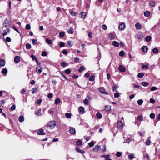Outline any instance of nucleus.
Wrapping results in <instances>:
<instances>
[{
	"instance_id": "nucleus-54",
	"label": "nucleus",
	"mask_w": 160,
	"mask_h": 160,
	"mask_svg": "<svg viewBox=\"0 0 160 160\" xmlns=\"http://www.w3.org/2000/svg\"><path fill=\"white\" fill-rule=\"evenodd\" d=\"M2 73L3 74H6L8 72L7 70L6 69L4 68L2 70Z\"/></svg>"
},
{
	"instance_id": "nucleus-32",
	"label": "nucleus",
	"mask_w": 160,
	"mask_h": 160,
	"mask_svg": "<svg viewBox=\"0 0 160 160\" xmlns=\"http://www.w3.org/2000/svg\"><path fill=\"white\" fill-rule=\"evenodd\" d=\"M155 114L153 113L152 112L150 114V117L152 119H153L155 118Z\"/></svg>"
},
{
	"instance_id": "nucleus-40",
	"label": "nucleus",
	"mask_w": 160,
	"mask_h": 160,
	"mask_svg": "<svg viewBox=\"0 0 160 160\" xmlns=\"http://www.w3.org/2000/svg\"><path fill=\"white\" fill-rule=\"evenodd\" d=\"M134 154H131L128 155V158L130 160H132L134 158Z\"/></svg>"
},
{
	"instance_id": "nucleus-57",
	"label": "nucleus",
	"mask_w": 160,
	"mask_h": 160,
	"mask_svg": "<svg viewBox=\"0 0 160 160\" xmlns=\"http://www.w3.org/2000/svg\"><path fill=\"white\" fill-rule=\"evenodd\" d=\"M61 65L64 67H65L67 66V63L64 62H62L61 63Z\"/></svg>"
},
{
	"instance_id": "nucleus-26",
	"label": "nucleus",
	"mask_w": 160,
	"mask_h": 160,
	"mask_svg": "<svg viewBox=\"0 0 160 160\" xmlns=\"http://www.w3.org/2000/svg\"><path fill=\"white\" fill-rule=\"evenodd\" d=\"M150 13L149 12L147 11L145 12L144 13V15L146 17H148L150 15Z\"/></svg>"
},
{
	"instance_id": "nucleus-3",
	"label": "nucleus",
	"mask_w": 160,
	"mask_h": 160,
	"mask_svg": "<svg viewBox=\"0 0 160 160\" xmlns=\"http://www.w3.org/2000/svg\"><path fill=\"white\" fill-rule=\"evenodd\" d=\"M126 27L125 24L124 22H122L119 26L118 29L120 30L124 29Z\"/></svg>"
},
{
	"instance_id": "nucleus-38",
	"label": "nucleus",
	"mask_w": 160,
	"mask_h": 160,
	"mask_svg": "<svg viewBox=\"0 0 160 160\" xmlns=\"http://www.w3.org/2000/svg\"><path fill=\"white\" fill-rule=\"evenodd\" d=\"M37 88L35 87L32 89V94H34L37 91Z\"/></svg>"
},
{
	"instance_id": "nucleus-47",
	"label": "nucleus",
	"mask_w": 160,
	"mask_h": 160,
	"mask_svg": "<svg viewBox=\"0 0 160 160\" xmlns=\"http://www.w3.org/2000/svg\"><path fill=\"white\" fill-rule=\"evenodd\" d=\"M84 69V68L83 66H81L80 68L78 69V71L80 72H81Z\"/></svg>"
},
{
	"instance_id": "nucleus-59",
	"label": "nucleus",
	"mask_w": 160,
	"mask_h": 160,
	"mask_svg": "<svg viewBox=\"0 0 160 160\" xmlns=\"http://www.w3.org/2000/svg\"><path fill=\"white\" fill-rule=\"evenodd\" d=\"M16 106L15 105H12L11 107V110L13 111L15 109Z\"/></svg>"
},
{
	"instance_id": "nucleus-45",
	"label": "nucleus",
	"mask_w": 160,
	"mask_h": 160,
	"mask_svg": "<svg viewBox=\"0 0 160 160\" xmlns=\"http://www.w3.org/2000/svg\"><path fill=\"white\" fill-rule=\"evenodd\" d=\"M138 120L139 121H143V117L142 116H138L137 117Z\"/></svg>"
},
{
	"instance_id": "nucleus-8",
	"label": "nucleus",
	"mask_w": 160,
	"mask_h": 160,
	"mask_svg": "<svg viewBox=\"0 0 160 160\" xmlns=\"http://www.w3.org/2000/svg\"><path fill=\"white\" fill-rule=\"evenodd\" d=\"M78 111L80 113L83 114L84 112V107L81 106L79 108Z\"/></svg>"
},
{
	"instance_id": "nucleus-17",
	"label": "nucleus",
	"mask_w": 160,
	"mask_h": 160,
	"mask_svg": "<svg viewBox=\"0 0 160 160\" xmlns=\"http://www.w3.org/2000/svg\"><path fill=\"white\" fill-rule=\"evenodd\" d=\"M112 45L115 47H118L119 46V43L115 41H114L112 42Z\"/></svg>"
},
{
	"instance_id": "nucleus-39",
	"label": "nucleus",
	"mask_w": 160,
	"mask_h": 160,
	"mask_svg": "<svg viewBox=\"0 0 160 160\" xmlns=\"http://www.w3.org/2000/svg\"><path fill=\"white\" fill-rule=\"evenodd\" d=\"M70 12V14L72 16H75L77 14V12H74L73 11H71Z\"/></svg>"
},
{
	"instance_id": "nucleus-27",
	"label": "nucleus",
	"mask_w": 160,
	"mask_h": 160,
	"mask_svg": "<svg viewBox=\"0 0 160 160\" xmlns=\"http://www.w3.org/2000/svg\"><path fill=\"white\" fill-rule=\"evenodd\" d=\"M9 29L8 28L6 30H4L3 32V36H4L7 34V33L8 32H9Z\"/></svg>"
},
{
	"instance_id": "nucleus-10",
	"label": "nucleus",
	"mask_w": 160,
	"mask_h": 160,
	"mask_svg": "<svg viewBox=\"0 0 160 160\" xmlns=\"http://www.w3.org/2000/svg\"><path fill=\"white\" fill-rule=\"evenodd\" d=\"M38 133L39 135H43L45 134V132L43 129H41L38 131Z\"/></svg>"
},
{
	"instance_id": "nucleus-63",
	"label": "nucleus",
	"mask_w": 160,
	"mask_h": 160,
	"mask_svg": "<svg viewBox=\"0 0 160 160\" xmlns=\"http://www.w3.org/2000/svg\"><path fill=\"white\" fill-rule=\"evenodd\" d=\"M119 96V94L118 92H116L114 94V97L115 98H118Z\"/></svg>"
},
{
	"instance_id": "nucleus-9",
	"label": "nucleus",
	"mask_w": 160,
	"mask_h": 160,
	"mask_svg": "<svg viewBox=\"0 0 160 160\" xmlns=\"http://www.w3.org/2000/svg\"><path fill=\"white\" fill-rule=\"evenodd\" d=\"M42 68L40 66H38L36 68V72L40 74L42 71Z\"/></svg>"
},
{
	"instance_id": "nucleus-33",
	"label": "nucleus",
	"mask_w": 160,
	"mask_h": 160,
	"mask_svg": "<svg viewBox=\"0 0 160 160\" xmlns=\"http://www.w3.org/2000/svg\"><path fill=\"white\" fill-rule=\"evenodd\" d=\"M46 42L48 44H51L52 43V41L49 38H47L46 39Z\"/></svg>"
},
{
	"instance_id": "nucleus-49",
	"label": "nucleus",
	"mask_w": 160,
	"mask_h": 160,
	"mask_svg": "<svg viewBox=\"0 0 160 160\" xmlns=\"http://www.w3.org/2000/svg\"><path fill=\"white\" fill-rule=\"evenodd\" d=\"M26 47L27 49H29L31 48V46L30 44L28 43L26 44Z\"/></svg>"
},
{
	"instance_id": "nucleus-53",
	"label": "nucleus",
	"mask_w": 160,
	"mask_h": 160,
	"mask_svg": "<svg viewBox=\"0 0 160 160\" xmlns=\"http://www.w3.org/2000/svg\"><path fill=\"white\" fill-rule=\"evenodd\" d=\"M151 143V141L149 139H147L146 142V144L147 145H149Z\"/></svg>"
},
{
	"instance_id": "nucleus-29",
	"label": "nucleus",
	"mask_w": 160,
	"mask_h": 160,
	"mask_svg": "<svg viewBox=\"0 0 160 160\" xmlns=\"http://www.w3.org/2000/svg\"><path fill=\"white\" fill-rule=\"evenodd\" d=\"M60 102V100L59 98H56L55 101V104L57 105L59 104Z\"/></svg>"
},
{
	"instance_id": "nucleus-36",
	"label": "nucleus",
	"mask_w": 160,
	"mask_h": 160,
	"mask_svg": "<svg viewBox=\"0 0 160 160\" xmlns=\"http://www.w3.org/2000/svg\"><path fill=\"white\" fill-rule=\"evenodd\" d=\"M158 50L157 48H154L152 50L153 52L154 53L156 54L158 52Z\"/></svg>"
},
{
	"instance_id": "nucleus-23",
	"label": "nucleus",
	"mask_w": 160,
	"mask_h": 160,
	"mask_svg": "<svg viewBox=\"0 0 160 160\" xmlns=\"http://www.w3.org/2000/svg\"><path fill=\"white\" fill-rule=\"evenodd\" d=\"M68 32L69 34H72L73 32V29L72 28H70L68 30Z\"/></svg>"
},
{
	"instance_id": "nucleus-51",
	"label": "nucleus",
	"mask_w": 160,
	"mask_h": 160,
	"mask_svg": "<svg viewBox=\"0 0 160 160\" xmlns=\"http://www.w3.org/2000/svg\"><path fill=\"white\" fill-rule=\"evenodd\" d=\"M89 101L87 99H85L83 101V103L85 105H88V104Z\"/></svg>"
},
{
	"instance_id": "nucleus-7",
	"label": "nucleus",
	"mask_w": 160,
	"mask_h": 160,
	"mask_svg": "<svg viewBox=\"0 0 160 160\" xmlns=\"http://www.w3.org/2000/svg\"><path fill=\"white\" fill-rule=\"evenodd\" d=\"M118 69L121 72H124L125 71V67L121 65H120L119 66Z\"/></svg>"
},
{
	"instance_id": "nucleus-12",
	"label": "nucleus",
	"mask_w": 160,
	"mask_h": 160,
	"mask_svg": "<svg viewBox=\"0 0 160 160\" xmlns=\"http://www.w3.org/2000/svg\"><path fill=\"white\" fill-rule=\"evenodd\" d=\"M110 156V155L109 154L107 155H102L101 156V157L104 158L106 159V160H112L111 159L109 158Z\"/></svg>"
},
{
	"instance_id": "nucleus-22",
	"label": "nucleus",
	"mask_w": 160,
	"mask_h": 160,
	"mask_svg": "<svg viewBox=\"0 0 160 160\" xmlns=\"http://www.w3.org/2000/svg\"><path fill=\"white\" fill-rule=\"evenodd\" d=\"M98 90L100 92L105 94H108L106 92L105 90L104 89L99 88Z\"/></svg>"
},
{
	"instance_id": "nucleus-18",
	"label": "nucleus",
	"mask_w": 160,
	"mask_h": 160,
	"mask_svg": "<svg viewBox=\"0 0 160 160\" xmlns=\"http://www.w3.org/2000/svg\"><path fill=\"white\" fill-rule=\"evenodd\" d=\"M14 61L16 63H18L20 61V58L18 56H16L14 58Z\"/></svg>"
},
{
	"instance_id": "nucleus-44",
	"label": "nucleus",
	"mask_w": 160,
	"mask_h": 160,
	"mask_svg": "<svg viewBox=\"0 0 160 160\" xmlns=\"http://www.w3.org/2000/svg\"><path fill=\"white\" fill-rule=\"evenodd\" d=\"M143 102V101L142 99H139L138 101V105H141Z\"/></svg>"
},
{
	"instance_id": "nucleus-4",
	"label": "nucleus",
	"mask_w": 160,
	"mask_h": 160,
	"mask_svg": "<svg viewBox=\"0 0 160 160\" xmlns=\"http://www.w3.org/2000/svg\"><path fill=\"white\" fill-rule=\"evenodd\" d=\"M137 37L138 39L141 40L143 38L144 36L142 33L139 32L137 34Z\"/></svg>"
},
{
	"instance_id": "nucleus-35",
	"label": "nucleus",
	"mask_w": 160,
	"mask_h": 160,
	"mask_svg": "<svg viewBox=\"0 0 160 160\" xmlns=\"http://www.w3.org/2000/svg\"><path fill=\"white\" fill-rule=\"evenodd\" d=\"M144 74L142 72H140L138 74V76L139 78H142L144 76Z\"/></svg>"
},
{
	"instance_id": "nucleus-34",
	"label": "nucleus",
	"mask_w": 160,
	"mask_h": 160,
	"mask_svg": "<svg viewBox=\"0 0 160 160\" xmlns=\"http://www.w3.org/2000/svg\"><path fill=\"white\" fill-rule=\"evenodd\" d=\"M95 79V76L93 75L91 76L89 78V80L90 81H93Z\"/></svg>"
},
{
	"instance_id": "nucleus-43",
	"label": "nucleus",
	"mask_w": 160,
	"mask_h": 160,
	"mask_svg": "<svg viewBox=\"0 0 160 160\" xmlns=\"http://www.w3.org/2000/svg\"><path fill=\"white\" fill-rule=\"evenodd\" d=\"M118 88L116 85H114L112 88V90L113 92H116L117 91V89Z\"/></svg>"
},
{
	"instance_id": "nucleus-25",
	"label": "nucleus",
	"mask_w": 160,
	"mask_h": 160,
	"mask_svg": "<svg viewBox=\"0 0 160 160\" xmlns=\"http://www.w3.org/2000/svg\"><path fill=\"white\" fill-rule=\"evenodd\" d=\"M24 120V117L23 116H21L18 118V120L19 122H22Z\"/></svg>"
},
{
	"instance_id": "nucleus-13",
	"label": "nucleus",
	"mask_w": 160,
	"mask_h": 160,
	"mask_svg": "<svg viewBox=\"0 0 160 160\" xmlns=\"http://www.w3.org/2000/svg\"><path fill=\"white\" fill-rule=\"evenodd\" d=\"M80 18H81L84 19L85 18V17L86 15V13L84 12H81L80 13Z\"/></svg>"
},
{
	"instance_id": "nucleus-24",
	"label": "nucleus",
	"mask_w": 160,
	"mask_h": 160,
	"mask_svg": "<svg viewBox=\"0 0 160 160\" xmlns=\"http://www.w3.org/2000/svg\"><path fill=\"white\" fill-rule=\"evenodd\" d=\"M149 4L150 7H152L154 6L155 2L153 1H150L149 2Z\"/></svg>"
},
{
	"instance_id": "nucleus-15",
	"label": "nucleus",
	"mask_w": 160,
	"mask_h": 160,
	"mask_svg": "<svg viewBox=\"0 0 160 160\" xmlns=\"http://www.w3.org/2000/svg\"><path fill=\"white\" fill-rule=\"evenodd\" d=\"M100 148L101 147L100 146L96 145L93 149V151L95 152H98Z\"/></svg>"
},
{
	"instance_id": "nucleus-6",
	"label": "nucleus",
	"mask_w": 160,
	"mask_h": 160,
	"mask_svg": "<svg viewBox=\"0 0 160 160\" xmlns=\"http://www.w3.org/2000/svg\"><path fill=\"white\" fill-rule=\"evenodd\" d=\"M135 27L136 29L138 30H140L142 28V25L139 22H137L135 25Z\"/></svg>"
},
{
	"instance_id": "nucleus-52",
	"label": "nucleus",
	"mask_w": 160,
	"mask_h": 160,
	"mask_svg": "<svg viewBox=\"0 0 160 160\" xmlns=\"http://www.w3.org/2000/svg\"><path fill=\"white\" fill-rule=\"evenodd\" d=\"M31 57L32 58V60L33 61L34 60V59H35V60L37 62H38V61L37 59L36 58V57L34 55H32L31 56Z\"/></svg>"
},
{
	"instance_id": "nucleus-46",
	"label": "nucleus",
	"mask_w": 160,
	"mask_h": 160,
	"mask_svg": "<svg viewBox=\"0 0 160 160\" xmlns=\"http://www.w3.org/2000/svg\"><path fill=\"white\" fill-rule=\"evenodd\" d=\"M65 116L67 118H70L72 116V114L71 113H66L65 114Z\"/></svg>"
},
{
	"instance_id": "nucleus-19",
	"label": "nucleus",
	"mask_w": 160,
	"mask_h": 160,
	"mask_svg": "<svg viewBox=\"0 0 160 160\" xmlns=\"http://www.w3.org/2000/svg\"><path fill=\"white\" fill-rule=\"evenodd\" d=\"M75 150L76 151L80 153H82V154L85 153V152L84 151L80 149L78 147L76 148Z\"/></svg>"
},
{
	"instance_id": "nucleus-30",
	"label": "nucleus",
	"mask_w": 160,
	"mask_h": 160,
	"mask_svg": "<svg viewBox=\"0 0 160 160\" xmlns=\"http://www.w3.org/2000/svg\"><path fill=\"white\" fill-rule=\"evenodd\" d=\"M8 23V21L7 19H6L3 22V25L4 27H7Z\"/></svg>"
},
{
	"instance_id": "nucleus-62",
	"label": "nucleus",
	"mask_w": 160,
	"mask_h": 160,
	"mask_svg": "<svg viewBox=\"0 0 160 160\" xmlns=\"http://www.w3.org/2000/svg\"><path fill=\"white\" fill-rule=\"evenodd\" d=\"M71 72L70 69H68L65 70V72L68 74H70Z\"/></svg>"
},
{
	"instance_id": "nucleus-55",
	"label": "nucleus",
	"mask_w": 160,
	"mask_h": 160,
	"mask_svg": "<svg viewBox=\"0 0 160 160\" xmlns=\"http://www.w3.org/2000/svg\"><path fill=\"white\" fill-rule=\"evenodd\" d=\"M59 34L60 37L61 38H62L65 35L64 33L62 32H60Z\"/></svg>"
},
{
	"instance_id": "nucleus-20",
	"label": "nucleus",
	"mask_w": 160,
	"mask_h": 160,
	"mask_svg": "<svg viewBox=\"0 0 160 160\" xmlns=\"http://www.w3.org/2000/svg\"><path fill=\"white\" fill-rule=\"evenodd\" d=\"M111 107L109 105H106L105 106V110L107 112L109 111L110 110Z\"/></svg>"
},
{
	"instance_id": "nucleus-56",
	"label": "nucleus",
	"mask_w": 160,
	"mask_h": 160,
	"mask_svg": "<svg viewBox=\"0 0 160 160\" xmlns=\"http://www.w3.org/2000/svg\"><path fill=\"white\" fill-rule=\"evenodd\" d=\"M25 28L27 30H30L31 28V26L30 24H28L26 25Z\"/></svg>"
},
{
	"instance_id": "nucleus-50",
	"label": "nucleus",
	"mask_w": 160,
	"mask_h": 160,
	"mask_svg": "<svg viewBox=\"0 0 160 160\" xmlns=\"http://www.w3.org/2000/svg\"><path fill=\"white\" fill-rule=\"evenodd\" d=\"M141 84L144 86H147L149 84V83L148 82H142Z\"/></svg>"
},
{
	"instance_id": "nucleus-37",
	"label": "nucleus",
	"mask_w": 160,
	"mask_h": 160,
	"mask_svg": "<svg viewBox=\"0 0 160 160\" xmlns=\"http://www.w3.org/2000/svg\"><path fill=\"white\" fill-rule=\"evenodd\" d=\"M97 118L99 119H101L102 118V116L100 112H97L96 114Z\"/></svg>"
},
{
	"instance_id": "nucleus-42",
	"label": "nucleus",
	"mask_w": 160,
	"mask_h": 160,
	"mask_svg": "<svg viewBox=\"0 0 160 160\" xmlns=\"http://www.w3.org/2000/svg\"><path fill=\"white\" fill-rule=\"evenodd\" d=\"M32 43L34 45H36L37 43V40L35 39H32Z\"/></svg>"
},
{
	"instance_id": "nucleus-28",
	"label": "nucleus",
	"mask_w": 160,
	"mask_h": 160,
	"mask_svg": "<svg viewBox=\"0 0 160 160\" xmlns=\"http://www.w3.org/2000/svg\"><path fill=\"white\" fill-rule=\"evenodd\" d=\"M69 131L71 134H74L75 132V130L74 128H70L69 129Z\"/></svg>"
},
{
	"instance_id": "nucleus-11",
	"label": "nucleus",
	"mask_w": 160,
	"mask_h": 160,
	"mask_svg": "<svg viewBox=\"0 0 160 160\" xmlns=\"http://www.w3.org/2000/svg\"><path fill=\"white\" fill-rule=\"evenodd\" d=\"M148 50V48L146 46H143L142 48H141V50L142 51L144 52H147Z\"/></svg>"
},
{
	"instance_id": "nucleus-21",
	"label": "nucleus",
	"mask_w": 160,
	"mask_h": 160,
	"mask_svg": "<svg viewBox=\"0 0 160 160\" xmlns=\"http://www.w3.org/2000/svg\"><path fill=\"white\" fill-rule=\"evenodd\" d=\"M151 40V36L148 35L147 36L145 37V40L147 42H149Z\"/></svg>"
},
{
	"instance_id": "nucleus-60",
	"label": "nucleus",
	"mask_w": 160,
	"mask_h": 160,
	"mask_svg": "<svg viewBox=\"0 0 160 160\" xmlns=\"http://www.w3.org/2000/svg\"><path fill=\"white\" fill-rule=\"evenodd\" d=\"M59 46L60 47H63L65 46V44L64 42H61L60 43Z\"/></svg>"
},
{
	"instance_id": "nucleus-2",
	"label": "nucleus",
	"mask_w": 160,
	"mask_h": 160,
	"mask_svg": "<svg viewBox=\"0 0 160 160\" xmlns=\"http://www.w3.org/2000/svg\"><path fill=\"white\" fill-rule=\"evenodd\" d=\"M124 124L122 121H118L117 122V127L118 128L121 129L124 126Z\"/></svg>"
},
{
	"instance_id": "nucleus-16",
	"label": "nucleus",
	"mask_w": 160,
	"mask_h": 160,
	"mask_svg": "<svg viewBox=\"0 0 160 160\" xmlns=\"http://www.w3.org/2000/svg\"><path fill=\"white\" fill-rule=\"evenodd\" d=\"M150 65L149 63H147L146 65H143L142 66V69H148Z\"/></svg>"
},
{
	"instance_id": "nucleus-64",
	"label": "nucleus",
	"mask_w": 160,
	"mask_h": 160,
	"mask_svg": "<svg viewBox=\"0 0 160 160\" xmlns=\"http://www.w3.org/2000/svg\"><path fill=\"white\" fill-rule=\"evenodd\" d=\"M121 153L120 152H116V155L118 157H119L121 156Z\"/></svg>"
},
{
	"instance_id": "nucleus-1",
	"label": "nucleus",
	"mask_w": 160,
	"mask_h": 160,
	"mask_svg": "<svg viewBox=\"0 0 160 160\" xmlns=\"http://www.w3.org/2000/svg\"><path fill=\"white\" fill-rule=\"evenodd\" d=\"M56 126V123L54 121H51L48 122L47 126L51 128H53Z\"/></svg>"
},
{
	"instance_id": "nucleus-14",
	"label": "nucleus",
	"mask_w": 160,
	"mask_h": 160,
	"mask_svg": "<svg viewBox=\"0 0 160 160\" xmlns=\"http://www.w3.org/2000/svg\"><path fill=\"white\" fill-rule=\"evenodd\" d=\"M108 37L111 40H113L115 38L114 35L111 33L109 34L108 35Z\"/></svg>"
},
{
	"instance_id": "nucleus-48",
	"label": "nucleus",
	"mask_w": 160,
	"mask_h": 160,
	"mask_svg": "<svg viewBox=\"0 0 160 160\" xmlns=\"http://www.w3.org/2000/svg\"><path fill=\"white\" fill-rule=\"evenodd\" d=\"M76 143L78 146H80L82 145V142L80 140H78L76 142Z\"/></svg>"
},
{
	"instance_id": "nucleus-61",
	"label": "nucleus",
	"mask_w": 160,
	"mask_h": 160,
	"mask_svg": "<svg viewBox=\"0 0 160 160\" xmlns=\"http://www.w3.org/2000/svg\"><path fill=\"white\" fill-rule=\"evenodd\" d=\"M157 88L155 86H153L151 88V91H154L157 90Z\"/></svg>"
},
{
	"instance_id": "nucleus-31",
	"label": "nucleus",
	"mask_w": 160,
	"mask_h": 160,
	"mask_svg": "<svg viewBox=\"0 0 160 160\" xmlns=\"http://www.w3.org/2000/svg\"><path fill=\"white\" fill-rule=\"evenodd\" d=\"M67 45L70 47H72L73 45V43L72 41H68L67 42Z\"/></svg>"
},
{
	"instance_id": "nucleus-58",
	"label": "nucleus",
	"mask_w": 160,
	"mask_h": 160,
	"mask_svg": "<svg viewBox=\"0 0 160 160\" xmlns=\"http://www.w3.org/2000/svg\"><path fill=\"white\" fill-rule=\"evenodd\" d=\"M21 92L22 94H25L26 93V91L24 89H22L21 90Z\"/></svg>"
},
{
	"instance_id": "nucleus-5",
	"label": "nucleus",
	"mask_w": 160,
	"mask_h": 160,
	"mask_svg": "<svg viewBox=\"0 0 160 160\" xmlns=\"http://www.w3.org/2000/svg\"><path fill=\"white\" fill-rule=\"evenodd\" d=\"M5 64V60L2 59H0V67H4Z\"/></svg>"
},
{
	"instance_id": "nucleus-41",
	"label": "nucleus",
	"mask_w": 160,
	"mask_h": 160,
	"mask_svg": "<svg viewBox=\"0 0 160 160\" xmlns=\"http://www.w3.org/2000/svg\"><path fill=\"white\" fill-rule=\"evenodd\" d=\"M119 55L121 57H123L124 55L125 52L123 51H121L119 52Z\"/></svg>"
}]
</instances>
